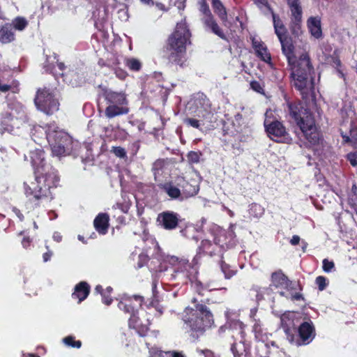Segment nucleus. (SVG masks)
I'll use <instances>...</instances> for the list:
<instances>
[{"label": "nucleus", "mask_w": 357, "mask_h": 357, "mask_svg": "<svg viewBox=\"0 0 357 357\" xmlns=\"http://www.w3.org/2000/svg\"><path fill=\"white\" fill-rule=\"evenodd\" d=\"M275 33L281 44L282 54L285 56L288 66L291 70L290 77L295 89L300 91L302 98H306L310 91L313 90L314 68L307 53L302 54L298 59L295 56V47L292 39L288 36L285 26L277 28Z\"/></svg>", "instance_id": "nucleus-1"}, {"label": "nucleus", "mask_w": 357, "mask_h": 357, "mask_svg": "<svg viewBox=\"0 0 357 357\" xmlns=\"http://www.w3.org/2000/svg\"><path fill=\"white\" fill-rule=\"evenodd\" d=\"M31 165L34 169L35 181L30 185L24 183L25 194L36 207L54 198L52 190L59 183L57 171L44 158V152L36 150L31 153Z\"/></svg>", "instance_id": "nucleus-2"}, {"label": "nucleus", "mask_w": 357, "mask_h": 357, "mask_svg": "<svg viewBox=\"0 0 357 357\" xmlns=\"http://www.w3.org/2000/svg\"><path fill=\"white\" fill-rule=\"evenodd\" d=\"M192 302L195 303V307L184 309L182 320L185 325V333L191 342H195L214 324V318L205 304L197 303L196 298H193Z\"/></svg>", "instance_id": "nucleus-3"}, {"label": "nucleus", "mask_w": 357, "mask_h": 357, "mask_svg": "<svg viewBox=\"0 0 357 357\" xmlns=\"http://www.w3.org/2000/svg\"><path fill=\"white\" fill-rule=\"evenodd\" d=\"M287 112L302 132L310 146L319 145L322 136L317 130L310 110L300 100H287Z\"/></svg>", "instance_id": "nucleus-4"}, {"label": "nucleus", "mask_w": 357, "mask_h": 357, "mask_svg": "<svg viewBox=\"0 0 357 357\" xmlns=\"http://www.w3.org/2000/svg\"><path fill=\"white\" fill-rule=\"evenodd\" d=\"M102 97L107 105L105 115L107 119H113L129 113L128 100L125 92L105 88L102 89Z\"/></svg>", "instance_id": "nucleus-5"}, {"label": "nucleus", "mask_w": 357, "mask_h": 357, "mask_svg": "<svg viewBox=\"0 0 357 357\" xmlns=\"http://www.w3.org/2000/svg\"><path fill=\"white\" fill-rule=\"evenodd\" d=\"M191 32L185 19L178 22L174 31L168 36L163 48L187 51L188 45H191Z\"/></svg>", "instance_id": "nucleus-6"}, {"label": "nucleus", "mask_w": 357, "mask_h": 357, "mask_svg": "<svg viewBox=\"0 0 357 357\" xmlns=\"http://www.w3.org/2000/svg\"><path fill=\"white\" fill-rule=\"evenodd\" d=\"M47 139L54 155H68L73 150V139L67 132L63 130H51L50 127L47 130Z\"/></svg>", "instance_id": "nucleus-7"}, {"label": "nucleus", "mask_w": 357, "mask_h": 357, "mask_svg": "<svg viewBox=\"0 0 357 357\" xmlns=\"http://www.w3.org/2000/svg\"><path fill=\"white\" fill-rule=\"evenodd\" d=\"M34 102L38 109L48 115L59 109V102L50 89H38Z\"/></svg>", "instance_id": "nucleus-8"}, {"label": "nucleus", "mask_w": 357, "mask_h": 357, "mask_svg": "<svg viewBox=\"0 0 357 357\" xmlns=\"http://www.w3.org/2000/svg\"><path fill=\"white\" fill-rule=\"evenodd\" d=\"M265 130L268 136L278 143H289L291 138L282 122L266 118L264 122Z\"/></svg>", "instance_id": "nucleus-9"}, {"label": "nucleus", "mask_w": 357, "mask_h": 357, "mask_svg": "<svg viewBox=\"0 0 357 357\" xmlns=\"http://www.w3.org/2000/svg\"><path fill=\"white\" fill-rule=\"evenodd\" d=\"M235 325L236 326V331L232 330L231 336L234 338V341L231 344V351L234 357H241L243 354L246 356L250 353V347L245 342V325L240 321L236 323Z\"/></svg>", "instance_id": "nucleus-10"}, {"label": "nucleus", "mask_w": 357, "mask_h": 357, "mask_svg": "<svg viewBox=\"0 0 357 357\" xmlns=\"http://www.w3.org/2000/svg\"><path fill=\"white\" fill-rule=\"evenodd\" d=\"M144 302V298L139 295L125 296L118 303V307L130 315L128 321L132 324L133 320L137 317L139 309Z\"/></svg>", "instance_id": "nucleus-11"}, {"label": "nucleus", "mask_w": 357, "mask_h": 357, "mask_svg": "<svg viewBox=\"0 0 357 357\" xmlns=\"http://www.w3.org/2000/svg\"><path fill=\"white\" fill-rule=\"evenodd\" d=\"M281 326L287 335V340L293 343L296 340V331L300 324L299 319L292 312H286L280 317Z\"/></svg>", "instance_id": "nucleus-12"}, {"label": "nucleus", "mask_w": 357, "mask_h": 357, "mask_svg": "<svg viewBox=\"0 0 357 357\" xmlns=\"http://www.w3.org/2000/svg\"><path fill=\"white\" fill-rule=\"evenodd\" d=\"M163 57L169 67H175L177 70L178 68H184L187 66V51L163 48Z\"/></svg>", "instance_id": "nucleus-13"}, {"label": "nucleus", "mask_w": 357, "mask_h": 357, "mask_svg": "<svg viewBox=\"0 0 357 357\" xmlns=\"http://www.w3.org/2000/svg\"><path fill=\"white\" fill-rule=\"evenodd\" d=\"M296 340L294 341L297 345L310 343L315 337V328L311 320L300 323L296 331Z\"/></svg>", "instance_id": "nucleus-14"}, {"label": "nucleus", "mask_w": 357, "mask_h": 357, "mask_svg": "<svg viewBox=\"0 0 357 357\" xmlns=\"http://www.w3.org/2000/svg\"><path fill=\"white\" fill-rule=\"evenodd\" d=\"M157 220L165 229L173 230L178 225L179 215L174 211H167L160 213Z\"/></svg>", "instance_id": "nucleus-15"}, {"label": "nucleus", "mask_w": 357, "mask_h": 357, "mask_svg": "<svg viewBox=\"0 0 357 357\" xmlns=\"http://www.w3.org/2000/svg\"><path fill=\"white\" fill-rule=\"evenodd\" d=\"M192 266L188 261H180L174 268L172 277L181 283H187L190 280Z\"/></svg>", "instance_id": "nucleus-16"}, {"label": "nucleus", "mask_w": 357, "mask_h": 357, "mask_svg": "<svg viewBox=\"0 0 357 357\" xmlns=\"http://www.w3.org/2000/svg\"><path fill=\"white\" fill-rule=\"evenodd\" d=\"M252 45L255 50L256 56L264 62L272 66L271 55L267 48L266 44L261 41L256 40L255 38L252 39Z\"/></svg>", "instance_id": "nucleus-17"}, {"label": "nucleus", "mask_w": 357, "mask_h": 357, "mask_svg": "<svg viewBox=\"0 0 357 357\" xmlns=\"http://www.w3.org/2000/svg\"><path fill=\"white\" fill-rule=\"evenodd\" d=\"M183 201L197 195L199 191V183L195 179L187 181L183 178V183L179 184Z\"/></svg>", "instance_id": "nucleus-18"}, {"label": "nucleus", "mask_w": 357, "mask_h": 357, "mask_svg": "<svg viewBox=\"0 0 357 357\" xmlns=\"http://www.w3.org/2000/svg\"><path fill=\"white\" fill-rule=\"evenodd\" d=\"M160 190L165 192L172 199L183 201L181 190L175 186L172 181L158 185Z\"/></svg>", "instance_id": "nucleus-19"}, {"label": "nucleus", "mask_w": 357, "mask_h": 357, "mask_svg": "<svg viewBox=\"0 0 357 357\" xmlns=\"http://www.w3.org/2000/svg\"><path fill=\"white\" fill-rule=\"evenodd\" d=\"M90 290V285L86 282L82 281L75 285L72 298L77 299L78 303H80L88 297Z\"/></svg>", "instance_id": "nucleus-20"}, {"label": "nucleus", "mask_w": 357, "mask_h": 357, "mask_svg": "<svg viewBox=\"0 0 357 357\" xmlns=\"http://www.w3.org/2000/svg\"><path fill=\"white\" fill-rule=\"evenodd\" d=\"M271 284L270 286L282 289H287L291 282L282 270L273 272L271 274Z\"/></svg>", "instance_id": "nucleus-21"}, {"label": "nucleus", "mask_w": 357, "mask_h": 357, "mask_svg": "<svg viewBox=\"0 0 357 357\" xmlns=\"http://www.w3.org/2000/svg\"><path fill=\"white\" fill-rule=\"evenodd\" d=\"M204 27L207 30H210L213 33L220 37L221 39L227 40V36L223 30L218 25L214 16H211L208 19H202Z\"/></svg>", "instance_id": "nucleus-22"}, {"label": "nucleus", "mask_w": 357, "mask_h": 357, "mask_svg": "<svg viewBox=\"0 0 357 357\" xmlns=\"http://www.w3.org/2000/svg\"><path fill=\"white\" fill-rule=\"evenodd\" d=\"M109 218L107 213H99L93 220L96 230L100 234H106L108 231Z\"/></svg>", "instance_id": "nucleus-23"}, {"label": "nucleus", "mask_w": 357, "mask_h": 357, "mask_svg": "<svg viewBox=\"0 0 357 357\" xmlns=\"http://www.w3.org/2000/svg\"><path fill=\"white\" fill-rule=\"evenodd\" d=\"M310 33L315 38L319 39L322 36L321 22L319 17H310L307 21Z\"/></svg>", "instance_id": "nucleus-24"}, {"label": "nucleus", "mask_w": 357, "mask_h": 357, "mask_svg": "<svg viewBox=\"0 0 357 357\" xmlns=\"http://www.w3.org/2000/svg\"><path fill=\"white\" fill-rule=\"evenodd\" d=\"M341 136L344 144L357 145V121H352L349 128V135L341 131Z\"/></svg>", "instance_id": "nucleus-25"}, {"label": "nucleus", "mask_w": 357, "mask_h": 357, "mask_svg": "<svg viewBox=\"0 0 357 357\" xmlns=\"http://www.w3.org/2000/svg\"><path fill=\"white\" fill-rule=\"evenodd\" d=\"M15 40V33L11 24L7 23L0 29V42L9 43Z\"/></svg>", "instance_id": "nucleus-26"}, {"label": "nucleus", "mask_w": 357, "mask_h": 357, "mask_svg": "<svg viewBox=\"0 0 357 357\" xmlns=\"http://www.w3.org/2000/svg\"><path fill=\"white\" fill-rule=\"evenodd\" d=\"M302 15H291L289 29L291 34L298 37L302 33Z\"/></svg>", "instance_id": "nucleus-27"}, {"label": "nucleus", "mask_w": 357, "mask_h": 357, "mask_svg": "<svg viewBox=\"0 0 357 357\" xmlns=\"http://www.w3.org/2000/svg\"><path fill=\"white\" fill-rule=\"evenodd\" d=\"M212 8L214 13L218 16L222 24H225L228 20L227 9L220 0H212Z\"/></svg>", "instance_id": "nucleus-28"}, {"label": "nucleus", "mask_w": 357, "mask_h": 357, "mask_svg": "<svg viewBox=\"0 0 357 357\" xmlns=\"http://www.w3.org/2000/svg\"><path fill=\"white\" fill-rule=\"evenodd\" d=\"M199 250L206 255L213 256L215 255L217 251L220 252L221 248L218 245L217 242L213 244L211 241L205 239L202 241Z\"/></svg>", "instance_id": "nucleus-29"}, {"label": "nucleus", "mask_w": 357, "mask_h": 357, "mask_svg": "<svg viewBox=\"0 0 357 357\" xmlns=\"http://www.w3.org/2000/svg\"><path fill=\"white\" fill-rule=\"evenodd\" d=\"M195 104L197 107L210 112L212 104L209 98L204 93H198L195 97Z\"/></svg>", "instance_id": "nucleus-30"}, {"label": "nucleus", "mask_w": 357, "mask_h": 357, "mask_svg": "<svg viewBox=\"0 0 357 357\" xmlns=\"http://www.w3.org/2000/svg\"><path fill=\"white\" fill-rule=\"evenodd\" d=\"M113 289L111 287H107L105 289L100 284L97 285L95 288V291L101 294L102 303L109 305L112 302V292Z\"/></svg>", "instance_id": "nucleus-31"}, {"label": "nucleus", "mask_w": 357, "mask_h": 357, "mask_svg": "<svg viewBox=\"0 0 357 357\" xmlns=\"http://www.w3.org/2000/svg\"><path fill=\"white\" fill-rule=\"evenodd\" d=\"M139 318L137 317L133 320L132 324H130V321H128V326L130 328L135 329L139 336L145 337L149 331V328L146 324H139Z\"/></svg>", "instance_id": "nucleus-32"}, {"label": "nucleus", "mask_w": 357, "mask_h": 357, "mask_svg": "<svg viewBox=\"0 0 357 357\" xmlns=\"http://www.w3.org/2000/svg\"><path fill=\"white\" fill-rule=\"evenodd\" d=\"M125 66L132 72H139L142 68V62L136 58H125L124 59Z\"/></svg>", "instance_id": "nucleus-33"}, {"label": "nucleus", "mask_w": 357, "mask_h": 357, "mask_svg": "<svg viewBox=\"0 0 357 357\" xmlns=\"http://www.w3.org/2000/svg\"><path fill=\"white\" fill-rule=\"evenodd\" d=\"M289 8L291 15L303 14V9L300 0H285Z\"/></svg>", "instance_id": "nucleus-34"}, {"label": "nucleus", "mask_w": 357, "mask_h": 357, "mask_svg": "<svg viewBox=\"0 0 357 357\" xmlns=\"http://www.w3.org/2000/svg\"><path fill=\"white\" fill-rule=\"evenodd\" d=\"M220 268L226 279H230L237 272L235 268H232L229 264H227L222 260V258L220 260Z\"/></svg>", "instance_id": "nucleus-35"}, {"label": "nucleus", "mask_w": 357, "mask_h": 357, "mask_svg": "<svg viewBox=\"0 0 357 357\" xmlns=\"http://www.w3.org/2000/svg\"><path fill=\"white\" fill-rule=\"evenodd\" d=\"M249 214L255 218L261 217L264 213V208L259 204L252 203L250 205Z\"/></svg>", "instance_id": "nucleus-36"}, {"label": "nucleus", "mask_w": 357, "mask_h": 357, "mask_svg": "<svg viewBox=\"0 0 357 357\" xmlns=\"http://www.w3.org/2000/svg\"><path fill=\"white\" fill-rule=\"evenodd\" d=\"M199 10L203 15V17L202 19H208V17L213 16L206 0H201L199 2Z\"/></svg>", "instance_id": "nucleus-37"}, {"label": "nucleus", "mask_w": 357, "mask_h": 357, "mask_svg": "<svg viewBox=\"0 0 357 357\" xmlns=\"http://www.w3.org/2000/svg\"><path fill=\"white\" fill-rule=\"evenodd\" d=\"M63 342L68 347L79 349L82 347L80 340H75L74 336L68 335L63 339Z\"/></svg>", "instance_id": "nucleus-38"}, {"label": "nucleus", "mask_w": 357, "mask_h": 357, "mask_svg": "<svg viewBox=\"0 0 357 357\" xmlns=\"http://www.w3.org/2000/svg\"><path fill=\"white\" fill-rule=\"evenodd\" d=\"M119 63L120 62L119 59L116 58L111 65L109 64L107 66H111L114 69L115 74L117 77L123 79L127 77L128 74L125 70L118 68V66L119 65Z\"/></svg>", "instance_id": "nucleus-39"}, {"label": "nucleus", "mask_w": 357, "mask_h": 357, "mask_svg": "<svg viewBox=\"0 0 357 357\" xmlns=\"http://www.w3.org/2000/svg\"><path fill=\"white\" fill-rule=\"evenodd\" d=\"M28 25V22L25 18L22 17H17L13 20V29L22 31L24 30Z\"/></svg>", "instance_id": "nucleus-40"}, {"label": "nucleus", "mask_w": 357, "mask_h": 357, "mask_svg": "<svg viewBox=\"0 0 357 357\" xmlns=\"http://www.w3.org/2000/svg\"><path fill=\"white\" fill-rule=\"evenodd\" d=\"M202 155V153L200 151H190L187 154V158L190 164H197L200 161V158Z\"/></svg>", "instance_id": "nucleus-41"}, {"label": "nucleus", "mask_w": 357, "mask_h": 357, "mask_svg": "<svg viewBox=\"0 0 357 357\" xmlns=\"http://www.w3.org/2000/svg\"><path fill=\"white\" fill-rule=\"evenodd\" d=\"M250 86L252 90L259 94L264 95L265 93L264 85L257 80L251 81L250 82Z\"/></svg>", "instance_id": "nucleus-42"}, {"label": "nucleus", "mask_w": 357, "mask_h": 357, "mask_svg": "<svg viewBox=\"0 0 357 357\" xmlns=\"http://www.w3.org/2000/svg\"><path fill=\"white\" fill-rule=\"evenodd\" d=\"M347 203L353 208L357 215V194L349 193Z\"/></svg>", "instance_id": "nucleus-43"}, {"label": "nucleus", "mask_w": 357, "mask_h": 357, "mask_svg": "<svg viewBox=\"0 0 357 357\" xmlns=\"http://www.w3.org/2000/svg\"><path fill=\"white\" fill-rule=\"evenodd\" d=\"M331 62H332L333 66L337 69V71L340 74L341 77H344V73L340 70V68L342 66V62L340 59L339 56L337 54H335V53H334L331 56Z\"/></svg>", "instance_id": "nucleus-44"}, {"label": "nucleus", "mask_w": 357, "mask_h": 357, "mask_svg": "<svg viewBox=\"0 0 357 357\" xmlns=\"http://www.w3.org/2000/svg\"><path fill=\"white\" fill-rule=\"evenodd\" d=\"M183 122L185 125L188 126H191L194 128L201 130L200 121L196 119L188 117L183 120Z\"/></svg>", "instance_id": "nucleus-45"}, {"label": "nucleus", "mask_w": 357, "mask_h": 357, "mask_svg": "<svg viewBox=\"0 0 357 357\" xmlns=\"http://www.w3.org/2000/svg\"><path fill=\"white\" fill-rule=\"evenodd\" d=\"M315 283L317 284L319 291L324 290L328 285L326 278L322 275L316 278Z\"/></svg>", "instance_id": "nucleus-46"}, {"label": "nucleus", "mask_w": 357, "mask_h": 357, "mask_svg": "<svg viewBox=\"0 0 357 357\" xmlns=\"http://www.w3.org/2000/svg\"><path fill=\"white\" fill-rule=\"evenodd\" d=\"M255 324L252 327V331L255 333V337L258 338L262 334L261 323L259 319H254Z\"/></svg>", "instance_id": "nucleus-47"}, {"label": "nucleus", "mask_w": 357, "mask_h": 357, "mask_svg": "<svg viewBox=\"0 0 357 357\" xmlns=\"http://www.w3.org/2000/svg\"><path fill=\"white\" fill-rule=\"evenodd\" d=\"M165 163V161L164 159L156 160L153 164L152 170L154 172L155 174L158 173L163 169Z\"/></svg>", "instance_id": "nucleus-48"}, {"label": "nucleus", "mask_w": 357, "mask_h": 357, "mask_svg": "<svg viewBox=\"0 0 357 357\" xmlns=\"http://www.w3.org/2000/svg\"><path fill=\"white\" fill-rule=\"evenodd\" d=\"M271 13L273 17L274 30L277 31V28H281V26H284V24L278 15L275 14L273 11H272Z\"/></svg>", "instance_id": "nucleus-49"}, {"label": "nucleus", "mask_w": 357, "mask_h": 357, "mask_svg": "<svg viewBox=\"0 0 357 357\" xmlns=\"http://www.w3.org/2000/svg\"><path fill=\"white\" fill-rule=\"evenodd\" d=\"M322 268L324 272L330 273L335 268V264L333 261L324 259L322 261Z\"/></svg>", "instance_id": "nucleus-50"}, {"label": "nucleus", "mask_w": 357, "mask_h": 357, "mask_svg": "<svg viewBox=\"0 0 357 357\" xmlns=\"http://www.w3.org/2000/svg\"><path fill=\"white\" fill-rule=\"evenodd\" d=\"M112 152L116 156L119 158H124L126 157V150L121 146H113Z\"/></svg>", "instance_id": "nucleus-51"}, {"label": "nucleus", "mask_w": 357, "mask_h": 357, "mask_svg": "<svg viewBox=\"0 0 357 357\" xmlns=\"http://www.w3.org/2000/svg\"><path fill=\"white\" fill-rule=\"evenodd\" d=\"M195 289L196 292L202 296L204 294V291L206 290V287L199 281L195 282Z\"/></svg>", "instance_id": "nucleus-52"}, {"label": "nucleus", "mask_w": 357, "mask_h": 357, "mask_svg": "<svg viewBox=\"0 0 357 357\" xmlns=\"http://www.w3.org/2000/svg\"><path fill=\"white\" fill-rule=\"evenodd\" d=\"M12 115L13 116H15L16 119H21L22 121H26L27 119L26 113L25 110L22 107L20 108V110L17 112L16 116H15L13 112H12Z\"/></svg>", "instance_id": "nucleus-53"}, {"label": "nucleus", "mask_w": 357, "mask_h": 357, "mask_svg": "<svg viewBox=\"0 0 357 357\" xmlns=\"http://www.w3.org/2000/svg\"><path fill=\"white\" fill-rule=\"evenodd\" d=\"M347 159L353 167L357 165V153H350L347 155Z\"/></svg>", "instance_id": "nucleus-54"}, {"label": "nucleus", "mask_w": 357, "mask_h": 357, "mask_svg": "<svg viewBox=\"0 0 357 357\" xmlns=\"http://www.w3.org/2000/svg\"><path fill=\"white\" fill-rule=\"evenodd\" d=\"M32 243V239L29 236H24L22 240V245L23 248H29Z\"/></svg>", "instance_id": "nucleus-55"}, {"label": "nucleus", "mask_w": 357, "mask_h": 357, "mask_svg": "<svg viewBox=\"0 0 357 357\" xmlns=\"http://www.w3.org/2000/svg\"><path fill=\"white\" fill-rule=\"evenodd\" d=\"M198 353L204 357H215L214 353L209 349H201L198 351Z\"/></svg>", "instance_id": "nucleus-56"}, {"label": "nucleus", "mask_w": 357, "mask_h": 357, "mask_svg": "<svg viewBox=\"0 0 357 357\" xmlns=\"http://www.w3.org/2000/svg\"><path fill=\"white\" fill-rule=\"evenodd\" d=\"M114 208H119L121 210L123 213H127L128 211V207L123 203H116L113 206Z\"/></svg>", "instance_id": "nucleus-57"}, {"label": "nucleus", "mask_w": 357, "mask_h": 357, "mask_svg": "<svg viewBox=\"0 0 357 357\" xmlns=\"http://www.w3.org/2000/svg\"><path fill=\"white\" fill-rule=\"evenodd\" d=\"M53 253L51 250H47V252L43 253V259L44 262H47L50 260Z\"/></svg>", "instance_id": "nucleus-58"}, {"label": "nucleus", "mask_w": 357, "mask_h": 357, "mask_svg": "<svg viewBox=\"0 0 357 357\" xmlns=\"http://www.w3.org/2000/svg\"><path fill=\"white\" fill-rule=\"evenodd\" d=\"M170 357H186L182 351H169Z\"/></svg>", "instance_id": "nucleus-59"}, {"label": "nucleus", "mask_w": 357, "mask_h": 357, "mask_svg": "<svg viewBox=\"0 0 357 357\" xmlns=\"http://www.w3.org/2000/svg\"><path fill=\"white\" fill-rule=\"evenodd\" d=\"M300 240H301V238L298 235H294L292 236L291 239L290 240V243L292 245H296L299 244Z\"/></svg>", "instance_id": "nucleus-60"}, {"label": "nucleus", "mask_w": 357, "mask_h": 357, "mask_svg": "<svg viewBox=\"0 0 357 357\" xmlns=\"http://www.w3.org/2000/svg\"><path fill=\"white\" fill-rule=\"evenodd\" d=\"M291 299L293 301H300V300H304V298L303 295L300 293H295L291 296Z\"/></svg>", "instance_id": "nucleus-61"}, {"label": "nucleus", "mask_w": 357, "mask_h": 357, "mask_svg": "<svg viewBox=\"0 0 357 357\" xmlns=\"http://www.w3.org/2000/svg\"><path fill=\"white\" fill-rule=\"evenodd\" d=\"M13 211H14V213H15V215L17 216V218H19V220L20 221H23L24 220V217L23 214L21 213V211L19 209L15 208L13 209Z\"/></svg>", "instance_id": "nucleus-62"}, {"label": "nucleus", "mask_w": 357, "mask_h": 357, "mask_svg": "<svg viewBox=\"0 0 357 357\" xmlns=\"http://www.w3.org/2000/svg\"><path fill=\"white\" fill-rule=\"evenodd\" d=\"M53 238L56 242H61L62 240V236L59 232H55L53 234Z\"/></svg>", "instance_id": "nucleus-63"}, {"label": "nucleus", "mask_w": 357, "mask_h": 357, "mask_svg": "<svg viewBox=\"0 0 357 357\" xmlns=\"http://www.w3.org/2000/svg\"><path fill=\"white\" fill-rule=\"evenodd\" d=\"M155 5H156V6L159 9H160L162 10H166L165 6V5L163 3H156Z\"/></svg>", "instance_id": "nucleus-64"}]
</instances>
